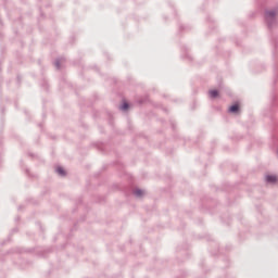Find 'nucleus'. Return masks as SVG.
I'll return each instance as SVG.
<instances>
[{"instance_id":"8","label":"nucleus","mask_w":278,"mask_h":278,"mask_svg":"<svg viewBox=\"0 0 278 278\" xmlns=\"http://www.w3.org/2000/svg\"><path fill=\"white\" fill-rule=\"evenodd\" d=\"M55 66H56V68H60V67H61L60 61H55Z\"/></svg>"},{"instance_id":"7","label":"nucleus","mask_w":278,"mask_h":278,"mask_svg":"<svg viewBox=\"0 0 278 278\" xmlns=\"http://www.w3.org/2000/svg\"><path fill=\"white\" fill-rule=\"evenodd\" d=\"M132 192L135 197H144V191L142 189H135Z\"/></svg>"},{"instance_id":"2","label":"nucleus","mask_w":278,"mask_h":278,"mask_svg":"<svg viewBox=\"0 0 278 278\" xmlns=\"http://www.w3.org/2000/svg\"><path fill=\"white\" fill-rule=\"evenodd\" d=\"M228 114H240V102H235L228 108Z\"/></svg>"},{"instance_id":"1","label":"nucleus","mask_w":278,"mask_h":278,"mask_svg":"<svg viewBox=\"0 0 278 278\" xmlns=\"http://www.w3.org/2000/svg\"><path fill=\"white\" fill-rule=\"evenodd\" d=\"M278 15V8L265 11L264 18L268 25H273Z\"/></svg>"},{"instance_id":"3","label":"nucleus","mask_w":278,"mask_h":278,"mask_svg":"<svg viewBox=\"0 0 278 278\" xmlns=\"http://www.w3.org/2000/svg\"><path fill=\"white\" fill-rule=\"evenodd\" d=\"M265 181H266V184H277V181H278V177H277V175H266L265 176Z\"/></svg>"},{"instance_id":"5","label":"nucleus","mask_w":278,"mask_h":278,"mask_svg":"<svg viewBox=\"0 0 278 278\" xmlns=\"http://www.w3.org/2000/svg\"><path fill=\"white\" fill-rule=\"evenodd\" d=\"M119 110H122V112H127V110H129V102H127L126 99L122 100V104L119 105Z\"/></svg>"},{"instance_id":"4","label":"nucleus","mask_w":278,"mask_h":278,"mask_svg":"<svg viewBox=\"0 0 278 278\" xmlns=\"http://www.w3.org/2000/svg\"><path fill=\"white\" fill-rule=\"evenodd\" d=\"M208 97L210 99H218L220 97V92L218 91V89H211L208 91Z\"/></svg>"},{"instance_id":"6","label":"nucleus","mask_w":278,"mask_h":278,"mask_svg":"<svg viewBox=\"0 0 278 278\" xmlns=\"http://www.w3.org/2000/svg\"><path fill=\"white\" fill-rule=\"evenodd\" d=\"M55 173H58V175H60L61 177H66V169H64V167L62 166H58L55 168Z\"/></svg>"}]
</instances>
